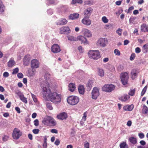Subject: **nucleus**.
Instances as JSON below:
<instances>
[{"instance_id":"obj_21","label":"nucleus","mask_w":148,"mask_h":148,"mask_svg":"<svg viewBox=\"0 0 148 148\" xmlns=\"http://www.w3.org/2000/svg\"><path fill=\"white\" fill-rule=\"evenodd\" d=\"M134 106L132 104L130 105H126L123 107V109L125 111H131L134 108Z\"/></svg>"},{"instance_id":"obj_3","label":"nucleus","mask_w":148,"mask_h":148,"mask_svg":"<svg viewBox=\"0 0 148 148\" xmlns=\"http://www.w3.org/2000/svg\"><path fill=\"white\" fill-rule=\"evenodd\" d=\"M79 98L76 96H70L67 99L68 103L71 105H75L77 104L79 102Z\"/></svg>"},{"instance_id":"obj_37","label":"nucleus","mask_w":148,"mask_h":148,"mask_svg":"<svg viewBox=\"0 0 148 148\" xmlns=\"http://www.w3.org/2000/svg\"><path fill=\"white\" fill-rule=\"evenodd\" d=\"M67 38L70 41H76L77 40V38H75L72 36H68Z\"/></svg>"},{"instance_id":"obj_18","label":"nucleus","mask_w":148,"mask_h":148,"mask_svg":"<svg viewBox=\"0 0 148 148\" xmlns=\"http://www.w3.org/2000/svg\"><path fill=\"white\" fill-rule=\"evenodd\" d=\"M93 10V9L91 8H89L84 11V16L89 17Z\"/></svg>"},{"instance_id":"obj_53","label":"nucleus","mask_w":148,"mask_h":148,"mask_svg":"<svg viewBox=\"0 0 148 148\" xmlns=\"http://www.w3.org/2000/svg\"><path fill=\"white\" fill-rule=\"evenodd\" d=\"M40 130L38 129H34L33 130L32 132L35 134L38 133Z\"/></svg>"},{"instance_id":"obj_28","label":"nucleus","mask_w":148,"mask_h":148,"mask_svg":"<svg viewBox=\"0 0 148 148\" xmlns=\"http://www.w3.org/2000/svg\"><path fill=\"white\" fill-rule=\"evenodd\" d=\"M67 22V21L65 18L62 19L61 20L57 22V25H63L66 24Z\"/></svg>"},{"instance_id":"obj_30","label":"nucleus","mask_w":148,"mask_h":148,"mask_svg":"<svg viewBox=\"0 0 148 148\" xmlns=\"http://www.w3.org/2000/svg\"><path fill=\"white\" fill-rule=\"evenodd\" d=\"M97 69L98 70V75L101 77L103 76L104 74V72L103 69L99 68H98Z\"/></svg>"},{"instance_id":"obj_57","label":"nucleus","mask_w":148,"mask_h":148,"mask_svg":"<svg viewBox=\"0 0 148 148\" xmlns=\"http://www.w3.org/2000/svg\"><path fill=\"white\" fill-rule=\"evenodd\" d=\"M60 143V141L59 139H56L54 143L57 146Z\"/></svg>"},{"instance_id":"obj_46","label":"nucleus","mask_w":148,"mask_h":148,"mask_svg":"<svg viewBox=\"0 0 148 148\" xmlns=\"http://www.w3.org/2000/svg\"><path fill=\"white\" fill-rule=\"evenodd\" d=\"M102 20L104 23H107L108 22V20L106 16L103 17Z\"/></svg>"},{"instance_id":"obj_54","label":"nucleus","mask_w":148,"mask_h":148,"mask_svg":"<svg viewBox=\"0 0 148 148\" xmlns=\"http://www.w3.org/2000/svg\"><path fill=\"white\" fill-rule=\"evenodd\" d=\"M34 124L35 126H38L39 125L38 120L37 119L35 120L34 121Z\"/></svg>"},{"instance_id":"obj_52","label":"nucleus","mask_w":148,"mask_h":148,"mask_svg":"<svg viewBox=\"0 0 148 148\" xmlns=\"http://www.w3.org/2000/svg\"><path fill=\"white\" fill-rule=\"evenodd\" d=\"M87 117V114L86 112H85L84 113L83 116L82 117V121H85L86 120V118Z\"/></svg>"},{"instance_id":"obj_23","label":"nucleus","mask_w":148,"mask_h":148,"mask_svg":"<svg viewBox=\"0 0 148 148\" xmlns=\"http://www.w3.org/2000/svg\"><path fill=\"white\" fill-rule=\"evenodd\" d=\"M137 71L135 69H133L132 70L131 75V77L132 79H134L137 76Z\"/></svg>"},{"instance_id":"obj_31","label":"nucleus","mask_w":148,"mask_h":148,"mask_svg":"<svg viewBox=\"0 0 148 148\" xmlns=\"http://www.w3.org/2000/svg\"><path fill=\"white\" fill-rule=\"evenodd\" d=\"M120 148H128V145L125 142H124L121 143L119 145Z\"/></svg>"},{"instance_id":"obj_20","label":"nucleus","mask_w":148,"mask_h":148,"mask_svg":"<svg viewBox=\"0 0 148 148\" xmlns=\"http://www.w3.org/2000/svg\"><path fill=\"white\" fill-rule=\"evenodd\" d=\"M130 98V96L126 94H124L119 97V100L122 101H127Z\"/></svg>"},{"instance_id":"obj_29","label":"nucleus","mask_w":148,"mask_h":148,"mask_svg":"<svg viewBox=\"0 0 148 148\" xmlns=\"http://www.w3.org/2000/svg\"><path fill=\"white\" fill-rule=\"evenodd\" d=\"M129 140L133 145H135L137 143L136 138L133 137H130L129 139Z\"/></svg>"},{"instance_id":"obj_36","label":"nucleus","mask_w":148,"mask_h":148,"mask_svg":"<svg viewBox=\"0 0 148 148\" xmlns=\"http://www.w3.org/2000/svg\"><path fill=\"white\" fill-rule=\"evenodd\" d=\"M147 26L146 24L143 23L141 26L140 30L142 32H146V28Z\"/></svg>"},{"instance_id":"obj_35","label":"nucleus","mask_w":148,"mask_h":148,"mask_svg":"<svg viewBox=\"0 0 148 148\" xmlns=\"http://www.w3.org/2000/svg\"><path fill=\"white\" fill-rule=\"evenodd\" d=\"M142 51L144 53H146L148 51V44H146L143 45Z\"/></svg>"},{"instance_id":"obj_34","label":"nucleus","mask_w":148,"mask_h":148,"mask_svg":"<svg viewBox=\"0 0 148 148\" xmlns=\"http://www.w3.org/2000/svg\"><path fill=\"white\" fill-rule=\"evenodd\" d=\"M142 111L143 113L144 114L148 113V108L145 105H143Z\"/></svg>"},{"instance_id":"obj_15","label":"nucleus","mask_w":148,"mask_h":148,"mask_svg":"<svg viewBox=\"0 0 148 148\" xmlns=\"http://www.w3.org/2000/svg\"><path fill=\"white\" fill-rule=\"evenodd\" d=\"M67 117V113L65 112L60 113L57 116V117L58 119L61 120L66 119Z\"/></svg>"},{"instance_id":"obj_13","label":"nucleus","mask_w":148,"mask_h":148,"mask_svg":"<svg viewBox=\"0 0 148 148\" xmlns=\"http://www.w3.org/2000/svg\"><path fill=\"white\" fill-rule=\"evenodd\" d=\"M39 65V61L36 59L32 60L31 61V67L32 69L38 68Z\"/></svg>"},{"instance_id":"obj_63","label":"nucleus","mask_w":148,"mask_h":148,"mask_svg":"<svg viewBox=\"0 0 148 148\" xmlns=\"http://www.w3.org/2000/svg\"><path fill=\"white\" fill-rule=\"evenodd\" d=\"M23 75L21 73H19L17 74V77L19 78H22L23 77Z\"/></svg>"},{"instance_id":"obj_16","label":"nucleus","mask_w":148,"mask_h":148,"mask_svg":"<svg viewBox=\"0 0 148 148\" xmlns=\"http://www.w3.org/2000/svg\"><path fill=\"white\" fill-rule=\"evenodd\" d=\"M82 32L84 36L88 37H90L91 36L92 34L90 31L88 29L85 28L82 29Z\"/></svg>"},{"instance_id":"obj_59","label":"nucleus","mask_w":148,"mask_h":148,"mask_svg":"<svg viewBox=\"0 0 148 148\" xmlns=\"http://www.w3.org/2000/svg\"><path fill=\"white\" fill-rule=\"evenodd\" d=\"M140 51L141 50L140 48L137 47L135 49V52L136 53H139Z\"/></svg>"},{"instance_id":"obj_62","label":"nucleus","mask_w":148,"mask_h":148,"mask_svg":"<svg viewBox=\"0 0 148 148\" xmlns=\"http://www.w3.org/2000/svg\"><path fill=\"white\" fill-rule=\"evenodd\" d=\"M15 110L17 111V112L19 114L21 113L20 109L18 107H16L15 108Z\"/></svg>"},{"instance_id":"obj_6","label":"nucleus","mask_w":148,"mask_h":148,"mask_svg":"<svg viewBox=\"0 0 148 148\" xmlns=\"http://www.w3.org/2000/svg\"><path fill=\"white\" fill-rule=\"evenodd\" d=\"M99 89L97 87H94L91 92L92 98L94 99H96L100 95Z\"/></svg>"},{"instance_id":"obj_25","label":"nucleus","mask_w":148,"mask_h":148,"mask_svg":"<svg viewBox=\"0 0 148 148\" xmlns=\"http://www.w3.org/2000/svg\"><path fill=\"white\" fill-rule=\"evenodd\" d=\"M79 14L78 13H73L71 14L69 16V18L70 19L72 20L76 19L79 17Z\"/></svg>"},{"instance_id":"obj_50","label":"nucleus","mask_w":148,"mask_h":148,"mask_svg":"<svg viewBox=\"0 0 148 148\" xmlns=\"http://www.w3.org/2000/svg\"><path fill=\"white\" fill-rule=\"evenodd\" d=\"M40 83H49V82H47V80H43L42 79L40 78L39 79Z\"/></svg>"},{"instance_id":"obj_38","label":"nucleus","mask_w":148,"mask_h":148,"mask_svg":"<svg viewBox=\"0 0 148 148\" xmlns=\"http://www.w3.org/2000/svg\"><path fill=\"white\" fill-rule=\"evenodd\" d=\"M136 90L135 88L133 89H130L128 92V95L131 96H133L135 93Z\"/></svg>"},{"instance_id":"obj_61","label":"nucleus","mask_w":148,"mask_h":148,"mask_svg":"<svg viewBox=\"0 0 148 148\" xmlns=\"http://www.w3.org/2000/svg\"><path fill=\"white\" fill-rule=\"evenodd\" d=\"M3 75L4 77H6L9 76V74L8 72H5L4 73Z\"/></svg>"},{"instance_id":"obj_47","label":"nucleus","mask_w":148,"mask_h":148,"mask_svg":"<svg viewBox=\"0 0 148 148\" xmlns=\"http://www.w3.org/2000/svg\"><path fill=\"white\" fill-rule=\"evenodd\" d=\"M136 18L135 17H132L130 18L129 19L130 23H133Z\"/></svg>"},{"instance_id":"obj_12","label":"nucleus","mask_w":148,"mask_h":148,"mask_svg":"<svg viewBox=\"0 0 148 148\" xmlns=\"http://www.w3.org/2000/svg\"><path fill=\"white\" fill-rule=\"evenodd\" d=\"M60 33L61 34H67L70 32V30L68 27H62L60 29Z\"/></svg>"},{"instance_id":"obj_1","label":"nucleus","mask_w":148,"mask_h":148,"mask_svg":"<svg viewBox=\"0 0 148 148\" xmlns=\"http://www.w3.org/2000/svg\"><path fill=\"white\" fill-rule=\"evenodd\" d=\"M42 88V94L43 98H49L51 101L55 104L60 103L61 100V95L56 92H51L55 91L56 88L55 84H44Z\"/></svg>"},{"instance_id":"obj_55","label":"nucleus","mask_w":148,"mask_h":148,"mask_svg":"<svg viewBox=\"0 0 148 148\" xmlns=\"http://www.w3.org/2000/svg\"><path fill=\"white\" fill-rule=\"evenodd\" d=\"M134 7L133 6H131L129 8L127 11V14L130 13V11H132V10H134Z\"/></svg>"},{"instance_id":"obj_40","label":"nucleus","mask_w":148,"mask_h":148,"mask_svg":"<svg viewBox=\"0 0 148 148\" xmlns=\"http://www.w3.org/2000/svg\"><path fill=\"white\" fill-rule=\"evenodd\" d=\"M147 86H145L143 89L141 93V96H143V95L145 93L147 89Z\"/></svg>"},{"instance_id":"obj_49","label":"nucleus","mask_w":148,"mask_h":148,"mask_svg":"<svg viewBox=\"0 0 148 148\" xmlns=\"http://www.w3.org/2000/svg\"><path fill=\"white\" fill-rule=\"evenodd\" d=\"M114 53L116 55L120 56V53L118 49H116L114 50Z\"/></svg>"},{"instance_id":"obj_10","label":"nucleus","mask_w":148,"mask_h":148,"mask_svg":"<svg viewBox=\"0 0 148 148\" xmlns=\"http://www.w3.org/2000/svg\"><path fill=\"white\" fill-rule=\"evenodd\" d=\"M16 94L19 97L20 99L23 102L27 103V98H25L23 93L21 91H18L16 92Z\"/></svg>"},{"instance_id":"obj_8","label":"nucleus","mask_w":148,"mask_h":148,"mask_svg":"<svg viewBox=\"0 0 148 148\" xmlns=\"http://www.w3.org/2000/svg\"><path fill=\"white\" fill-rule=\"evenodd\" d=\"M107 42V39L101 38L99 39L97 43V45L100 47H104Z\"/></svg>"},{"instance_id":"obj_42","label":"nucleus","mask_w":148,"mask_h":148,"mask_svg":"<svg viewBox=\"0 0 148 148\" xmlns=\"http://www.w3.org/2000/svg\"><path fill=\"white\" fill-rule=\"evenodd\" d=\"M35 73V70L32 69V70L29 71V73L31 76H33Z\"/></svg>"},{"instance_id":"obj_27","label":"nucleus","mask_w":148,"mask_h":148,"mask_svg":"<svg viewBox=\"0 0 148 148\" xmlns=\"http://www.w3.org/2000/svg\"><path fill=\"white\" fill-rule=\"evenodd\" d=\"M5 9V7L2 1L0 0V14H2L4 12Z\"/></svg>"},{"instance_id":"obj_56","label":"nucleus","mask_w":148,"mask_h":148,"mask_svg":"<svg viewBox=\"0 0 148 148\" xmlns=\"http://www.w3.org/2000/svg\"><path fill=\"white\" fill-rule=\"evenodd\" d=\"M138 136L141 139L145 137L143 133H139L138 134Z\"/></svg>"},{"instance_id":"obj_26","label":"nucleus","mask_w":148,"mask_h":148,"mask_svg":"<svg viewBox=\"0 0 148 148\" xmlns=\"http://www.w3.org/2000/svg\"><path fill=\"white\" fill-rule=\"evenodd\" d=\"M15 64V62L13 59L11 58L8 63V67H12Z\"/></svg>"},{"instance_id":"obj_43","label":"nucleus","mask_w":148,"mask_h":148,"mask_svg":"<svg viewBox=\"0 0 148 148\" xmlns=\"http://www.w3.org/2000/svg\"><path fill=\"white\" fill-rule=\"evenodd\" d=\"M19 71L18 68L17 67L15 68L13 70V71L12 73V74L13 75H14L18 73Z\"/></svg>"},{"instance_id":"obj_44","label":"nucleus","mask_w":148,"mask_h":148,"mask_svg":"<svg viewBox=\"0 0 148 148\" xmlns=\"http://www.w3.org/2000/svg\"><path fill=\"white\" fill-rule=\"evenodd\" d=\"M31 95L35 103H36L38 101V100L36 96L32 93H31Z\"/></svg>"},{"instance_id":"obj_41","label":"nucleus","mask_w":148,"mask_h":148,"mask_svg":"<svg viewBox=\"0 0 148 148\" xmlns=\"http://www.w3.org/2000/svg\"><path fill=\"white\" fill-rule=\"evenodd\" d=\"M50 76V74L48 72L45 73L44 76V78L46 80L49 79V78Z\"/></svg>"},{"instance_id":"obj_60","label":"nucleus","mask_w":148,"mask_h":148,"mask_svg":"<svg viewBox=\"0 0 148 148\" xmlns=\"http://www.w3.org/2000/svg\"><path fill=\"white\" fill-rule=\"evenodd\" d=\"M50 132L52 133H54L55 134H57L58 132L57 130L54 129H51Z\"/></svg>"},{"instance_id":"obj_17","label":"nucleus","mask_w":148,"mask_h":148,"mask_svg":"<svg viewBox=\"0 0 148 148\" xmlns=\"http://www.w3.org/2000/svg\"><path fill=\"white\" fill-rule=\"evenodd\" d=\"M77 40H79L81 42V44H87L88 41L87 39L84 36H78Z\"/></svg>"},{"instance_id":"obj_58","label":"nucleus","mask_w":148,"mask_h":148,"mask_svg":"<svg viewBox=\"0 0 148 148\" xmlns=\"http://www.w3.org/2000/svg\"><path fill=\"white\" fill-rule=\"evenodd\" d=\"M84 148H89V143L87 142L84 144Z\"/></svg>"},{"instance_id":"obj_19","label":"nucleus","mask_w":148,"mask_h":148,"mask_svg":"<svg viewBox=\"0 0 148 148\" xmlns=\"http://www.w3.org/2000/svg\"><path fill=\"white\" fill-rule=\"evenodd\" d=\"M30 58L29 56L26 55L25 56L23 59V64L25 66L29 65V63Z\"/></svg>"},{"instance_id":"obj_51","label":"nucleus","mask_w":148,"mask_h":148,"mask_svg":"<svg viewBox=\"0 0 148 148\" xmlns=\"http://www.w3.org/2000/svg\"><path fill=\"white\" fill-rule=\"evenodd\" d=\"M122 31V29L119 28L116 31V32L119 36H121V35Z\"/></svg>"},{"instance_id":"obj_2","label":"nucleus","mask_w":148,"mask_h":148,"mask_svg":"<svg viewBox=\"0 0 148 148\" xmlns=\"http://www.w3.org/2000/svg\"><path fill=\"white\" fill-rule=\"evenodd\" d=\"M42 123L45 125L49 127H54L56 125V122L55 120L51 116H45L42 121Z\"/></svg>"},{"instance_id":"obj_4","label":"nucleus","mask_w":148,"mask_h":148,"mask_svg":"<svg viewBox=\"0 0 148 148\" xmlns=\"http://www.w3.org/2000/svg\"><path fill=\"white\" fill-rule=\"evenodd\" d=\"M89 57L94 60L100 58L99 52L98 50H90L88 53Z\"/></svg>"},{"instance_id":"obj_64","label":"nucleus","mask_w":148,"mask_h":148,"mask_svg":"<svg viewBox=\"0 0 148 148\" xmlns=\"http://www.w3.org/2000/svg\"><path fill=\"white\" fill-rule=\"evenodd\" d=\"M47 3L48 4H53L54 1L53 0H48L47 1Z\"/></svg>"},{"instance_id":"obj_22","label":"nucleus","mask_w":148,"mask_h":148,"mask_svg":"<svg viewBox=\"0 0 148 148\" xmlns=\"http://www.w3.org/2000/svg\"><path fill=\"white\" fill-rule=\"evenodd\" d=\"M78 91L80 94L84 95L85 92V88L84 86L82 85H79L78 87Z\"/></svg>"},{"instance_id":"obj_11","label":"nucleus","mask_w":148,"mask_h":148,"mask_svg":"<svg viewBox=\"0 0 148 148\" xmlns=\"http://www.w3.org/2000/svg\"><path fill=\"white\" fill-rule=\"evenodd\" d=\"M51 51L54 53H58L61 51V49L58 44H54L51 47Z\"/></svg>"},{"instance_id":"obj_9","label":"nucleus","mask_w":148,"mask_h":148,"mask_svg":"<svg viewBox=\"0 0 148 148\" xmlns=\"http://www.w3.org/2000/svg\"><path fill=\"white\" fill-rule=\"evenodd\" d=\"M20 131L18 129L15 128L13 131V133L12 134V136L13 138L15 139H18L21 135L20 133Z\"/></svg>"},{"instance_id":"obj_39","label":"nucleus","mask_w":148,"mask_h":148,"mask_svg":"<svg viewBox=\"0 0 148 148\" xmlns=\"http://www.w3.org/2000/svg\"><path fill=\"white\" fill-rule=\"evenodd\" d=\"M47 107L50 110H51L53 109V107L51 105V103L49 102H47L46 103Z\"/></svg>"},{"instance_id":"obj_5","label":"nucleus","mask_w":148,"mask_h":148,"mask_svg":"<svg viewBox=\"0 0 148 148\" xmlns=\"http://www.w3.org/2000/svg\"><path fill=\"white\" fill-rule=\"evenodd\" d=\"M115 88V86L112 84H107L102 87V90L103 91L110 92L113 90Z\"/></svg>"},{"instance_id":"obj_48","label":"nucleus","mask_w":148,"mask_h":148,"mask_svg":"<svg viewBox=\"0 0 148 148\" xmlns=\"http://www.w3.org/2000/svg\"><path fill=\"white\" fill-rule=\"evenodd\" d=\"M135 53H132L130 56V60H133L135 57Z\"/></svg>"},{"instance_id":"obj_7","label":"nucleus","mask_w":148,"mask_h":148,"mask_svg":"<svg viewBox=\"0 0 148 148\" xmlns=\"http://www.w3.org/2000/svg\"><path fill=\"white\" fill-rule=\"evenodd\" d=\"M120 77L122 83H127L129 76L127 73L125 72L121 73Z\"/></svg>"},{"instance_id":"obj_32","label":"nucleus","mask_w":148,"mask_h":148,"mask_svg":"<svg viewBox=\"0 0 148 148\" xmlns=\"http://www.w3.org/2000/svg\"><path fill=\"white\" fill-rule=\"evenodd\" d=\"M82 0H72L71 3L72 5H75L77 3L81 4H82Z\"/></svg>"},{"instance_id":"obj_14","label":"nucleus","mask_w":148,"mask_h":148,"mask_svg":"<svg viewBox=\"0 0 148 148\" xmlns=\"http://www.w3.org/2000/svg\"><path fill=\"white\" fill-rule=\"evenodd\" d=\"M89 17L84 16L82 21V23L84 24L87 25H90L91 23V21L89 18Z\"/></svg>"},{"instance_id":"obj_45","label":"nucleus","mask_w":148,"mask_h":148,"mask_svg":"<svg viewBox=\"0 0 148 148\" xmlns=\"http://www.w3.org/2000/svg\"><path fill=\"white\" fill-rule=\"evenodd\" d=\"M9 137L8 136L5 135H4L3 137L2 138V140L3 141H6L8 140Z\"/></svg>"},{"instance_id":"obj_24","label":"nucleus","mask_w":148,"mask_h":148,"mask_svg":"<svg viewBox=\"0 0 148 148\" xmlns=\"http://www.w3.org/2000/svg\"><path fill=\"white\" fill-rule=\"evenodd\" d=\"M75 84H69L68 85V90L71 92H74L76 88Z\"/></svg>"},{"instance_id":"obj_33","label":"nucleus","mask_w":148,"mask_h":148,"mask_svg":"<svg viewBox=\"0 0 148 148\" xmlns=\"http://www.w3.org/2000/svg\"><path fill=\"white\" fill-rule=\"evenodd\" d=\"M84 5H92L94 3L93 0H88L84 1Z\"/></svg>"}]
</instances>
